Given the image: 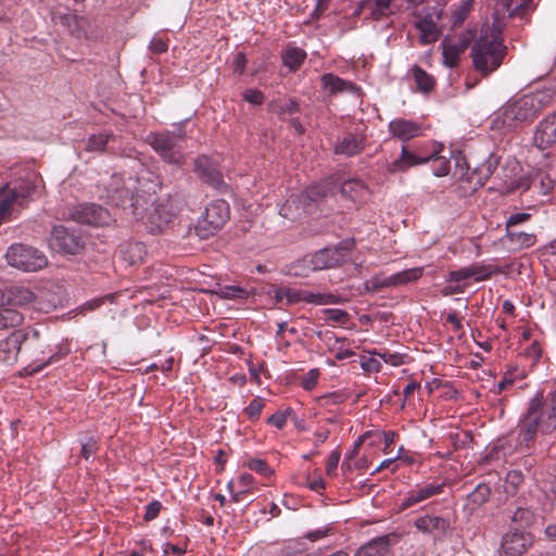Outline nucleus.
<instances>
[{
    "mask_svg": "<svg viewBox=\"0 0 556 556\" xmlns=\"http://www.w3.org/2000/svg\"><path fill=\"white\" fill-rule=\"evenodd\" d=\"M415 527L422 533L441 538L450 530V521L439 516L425 515L416 519Z\"/></svg>",
    "mask_w": 556,
    "mask_h": 556,
    "instance_id": "19",
    "label": "nucleus"
},
{
    "mask_svg": "<svg viewBox=\"0 0 556 556\" xmlns=\"http://www.w3.org/2000/svg\"><path fill=\"white\" fill-rule=\"evenodd\" d=\"M320 83L323 88L328 90L330 94L339 92H354L357 90L353 83L344 80L332 73L324 74L320 78Z\"/></svg>",
    "mask_w": 556,
    "mask_h": 556,
    "instance_id": "28",
    "label": "nucleus"
},
{
    "mask_svg": "<svg viewBox=\"0 0 556 556\" xmlns=\"http://www.w3.org/2000/svg\"><path fill=\"white\" fill-rule=\"evenodd\" d=\"M505 7L506 11L509 15H515L518 10L527 8L529 5L530 0H498Z\"/></svg>",
    "mask_w": 556,
    "mask_h": 556,
    "instance_id": "53",
    "label": "nucleus"
},
{
    "mask_svg": "<svg viewBox=\"0 0 556 556\" xmlns=\"http://www.w3.org/2000/svg\"><path fill=\"white\" fill-rule=\"evenodd\" d=\"M153 176L150 172H142L137 178L128 177L127 179L121 175H112L110 182L105 187L106 200L111 205L121 207L132 219H141L143 217V200L141 190L137 187L141 185L142 180L152 182L144 192L155 193L159 188V182L153 181Z\"/></svg>",
    "mask_w": 556,
    "mask_h": 556,
    "instance_id": "2",
    "label": "nucleus"
},
{
    "mask_svg": "<svg viewBox=\"0 0 556 556\" xmlns=\"http://www.w3.org/2000/svg\"><path fill=\"white\" fill-rule=\"evenodd\" d=\"M296 300L303 301L314 305H327L336 304L340 302V296L326 293V292H314L311 290H299L296 293Z\"/></svg>",
    "mask_w": 556,
    "mask_h": 556,
    "instance_id": "30",
    "label": "nucleus"
},
{
    "mask_svg": "<svg viewBox=\"0 0 556 556\" xmlns=\"http://www.w3.org/2000/svg\"><path fill=\"white\" fill-rule=\"evenodd\" d=\"M74 216L77 222L93 226H108L112 222L110 212L93 203L80 205Z\"/></svg>",
    "mask_w": 556,
    "mask_h": 556,
    "instance_id": "14",
    "label": "nucleus"
},
{
    "mask_svg": "<svg viewBox=\"0 0 556 556\" xmlns=\"http://www.w3.org/2000/svg\"><path fill=\"white\" fill-rule=\"evenodd\" d=\"M3 296L12 306H27L36 300V294L31 289L20 285L7 288Z\"/></svg>",
    "mask_w": 556,
    "mask_h": 556,
    "instance_id": "23",
    "label": "nucleus"
},
{
    "mask_svg": "<svg viewBox=\"0 0 556 556\" xmlns=\"http://www.w3.org/2000/svg\"><path fill=\"white\" fill-rule=\"evenodd\" d=\"M334 190L336 184L333 180L331 178L325 179L307 187L301 194V199L305 205H309L314 202H318L324 198H327L328 195H332Z\"/></svg>",
    "mask_w": 556,
    "mask_h": 556,
    "instance_id": "21",
    "label": "nucleus"
},
{
    "mask_svg": "<svg viewBox=\"0 0 556 556\" xmlns=\"http://www.w3.org/2000/svg\"><path fill=\"white\" fill-rule=\"evenodd\" d=\"M533 142L541 150H545L556 143V111L539 123Z\"/></svg>",
    "mask_w": 556,
    "mask_h": 556,
    "instance_id": "16",
    "label": "nucleus"
},
{
    "mask_svg": "<svg viewBox=\"0 0 556 556\" xmlns=\"http://www.w3.org/2000/svg\"><path fill=\"white\" fill-rule=\"evenodd\" d=\"M528 545L529 540L519 533L506 534L503 539V548L508 556L522 554L527 551Z\"/></svg>",
    "mask_w": 556,
    "mask_h": 556,
    "instance_id": "33",
    "label": "nucleus"
},
{
    "mask_svg": "<svg viewBox=\"0 0 556 556\" xmlns=\"http://www.w3.org/2000/svg\"><path fill=\"white\" fill-rule=\"evenodd\" d=\"M11 190L17 193L18 199L21 201V206H25L27 200L35 190V185L28 180L18 181L16 185L11 186Z\"/></svg>",
    "mask_w": 556,
    "mask_h": 556,
    "instance_id": "44",
    "label": "nucleus"
},
{
    "mask_svg": "<svg viewBox=\"0 0 556 556\" xmlns=\"http://www.w3.org/2000/svg\"><path fill=\"white\" fill-rule=\"evenodd\" d=\"M503 242L509 250L518 251L533 247L536 242V237L530 232L506 230Z\"/></svg>",
    "mask_w": 556,
    "mask_h": 556,
    "instance_id": "24",
    "label": "nucleus"
},
{
    "mask_svg": "<svg viewBox=\"0 0 556 556\" xmlns=\"http://www.w3.org/2000/svg\"><path fill=\"white\" fill-rule=\"evenodd\" d=\"M369 354L376 355L380 358L381 364H390L391 366L397 367L404 363V355L400 353H391L389 351H369Z\"/></svg>",
    "mask_w": 556,
    "mask_h": 556,
    "instance_id": "45",
    "label": "nucleus"
},
{
    "mask_svg": "<svg viewBox=\"0 0 556 556\" xmlns=\"http://www.w3.org/2000/svg\"><path fill=\"white\" fill-rule=\"evenodd\" d=\"M264 408V401L261 397L253 399L244 408V414L251 420L257 419Z\"/></svg>",
    "mask_w": 556,
    "mask_h": 556,
    "instance_id": "49",
    "label": "nucleus"
},
{
    "mask_svg": "<svg viewBox=\"0 0 556 556\" xmlns=\"http://www.w3.org/2000/svg\"><path fill=\"white\" fill-rule=\"evenodd\" d=\"M453 152L440 144L433 152L425 156V164L430 163L434 176L443 177L450 173V160Z\"/></svg>",
    "mask_w": 556,
    "mask_h": 556,
    "instance_id": "20",
    "label": "nucleus"
},
{
    "mask_svg": "<svg viewBox=\"0 0 556 556\" xmlns=\"http://www.w3.org/2000/svg\"><path fill=\"white\" fill-rule=\"evenodd\" d=\"M389 131L393 138L401 141H408L422 135V127L420 124L405 119L394 118L389 123Z\"/></svg>",
    "mask_w": 556,
    "mask_h": 556,
    "instance_id": "18",
    "label": "nucleus"
},
{
    "mask_svg": "<svg viewBox=\"0 0 556 556\" xmlns=\"http://www.w3.org/2000/svg\"><path fill=\"white\" fill-rule=\"evenodd\" d=\"M473 2L475 0H460L454 5L450 20L454 28L464 24L473 8Z\"/></svg>",
    "mask_w": 556,
    "mask_h": 556,
    "instance_id": "39",
    "label": "nucleus"
},
{
    "mask_svg": "<svg viewBox=\"0 0 556 556\" xmlns=\"http://www.w3.org/2000/svg\"><path fill=\"white\" fill-rule=\"evenodd\" d=\"M112 139H114V134L111 130L92 134L86 141L85 150L88 152H104L108 143Z\"/></svg>",
    "mask_w": 556,
    "mask_h": 556,
    "instance_id": "37",
    "label": "nucleus"
},
{
    "mask_svg": "<svg viewBox=\"0 0 556 556\" xmlns=\"http://www.w3.org/2000/svg\"><path fill=\"white\" fill-rule=\"evenodd\" d=\"M167 49H168V45L164 38L159 37V36H155L152 38V40L150 42V50L153 53L161 54V53L166 52Z\"/></svg>",
    "mask_w": 556,
    "mask_h": 556,
    "instance_id": "58",
    "label": "nucleus"
},
{
    "mask_svg": "<svg viewBox=\"0 0 556 556\" xmlns=\"http://www.w3.org/2000/svg\"><path fill=\"white\" fill-rule=\"evenodd\" d=\"M16 206L22 207L18 195L11 190V185L7 184L0 188V214L8 220Z\"/></svg>",
    "mask_w": 556,
    "mask_h": 556,
    "instance_id": "31",
    "label": "nucleus"
},
{
    "mask_svg": "<svg viewBox=\"0 0 556 556\" xmlns=\"http://www.w3.org/2000/svg\"><path fill=\"white\" fill-rule=\"evenodd\" d=\"M254 483V478L251 473H242L237 480L228 482L227 488L232 496L233 502H240L243 496L249 493Z\"/></svg>",
    "mask_w": 556,
    "mask_h": 556,
    "instance_id": "29",
    "label": "nucleus"
},
{
    "mask_svg": "<svg viewBox=\"0 0 556 556\" xmlns=\"http://www.w3.org/2000/svg\"><path fill=\"white\" fill-rule=\"evenodd\" d=\"M391 535H383L372 539L367 544L361 546L355 556H386L391 545Z\"/></svg>",
    "mask_w": 556,
    "mask_h": 556,
    "instance_id": "26",
    "label": "nucleus"
},
{
    "mask_svg": "<svg viewBox=\"0 0 556 556\" xmlns=\"http://www.w3.org/2000/svg\"><path fill=\"white\" fill-rule=\"evenodd\" d=\"M331 531L330 527H325L321 529H317L311 532H307L305 538L312 542L318 541L325 536H327Z\"/></svg>",
    "mask_w": 556,
    "mask_h": 556,
    "instance_id": "64",
    "label": "nucleus"
},
{
    "mask_svg": "<svg viewBox=\"0 0 556 556\" xmlns=\"http://www.w3.org/2000/svg\"><path fill=\"white\" fill-rule=\"evenodd\" d=\"M248 467L250 470H253L265 478L273 477L275 475V470L269 467V465L260 458H253L248 462Z\"/></svg>",
    "mask_w": 556,
    "mask_h": 556,
    "instance_id": "46",
    "label": "nucleus"
},
{
    "mask_svg": "<svg viewBox=\"0 0 556 556\" xmlns=\"http://www.w3.org/2000/svg\"><path fill=\"white\" fill-rule=\"evenodd\" d=\"M554 98L555 91L551 88L513 97L494 113L491 127L507 132L529 125Z\"/></svg>",
    "mask_w": 556,
    "mask_h": 556,
    "instance_id": "1",
    "label": "nucleus"
},
{
    "mask_svg": "<svg viewBox=\"0 0 556 556\" xmlns=\"http://www.w3.org/2000/svg\"><path fill=\"white\" fill-rule=\"evenodd\" d=\"M230 208L225 200H215L206 207L195 230L201 238H208L223 228L229 218Z\"/></svg>",
    "mask_w": 556,
    "mask_h": 556,
    "instance_id": "8",
    "label": "nucleus"
},
{
    "mask_svg": "<svg viewBox=\"0 0 556 556\" xmlns=\"http://www.w3.org/2000/svg\"><path fill=\"white\" fill-rule=\"evenodd\" d=\"M392 0H365L364 7L370 10V14L375 20H380L390 13Z\"/></svg>",
    "mask_w": 556,
    "mask_h": 556,
    "instance_id": "43",
    "label": "nucleus"
},
{
    "mask_svg": "<svg viewBox=\"0 0 556 556\" xmlns=\"http://www.w3.org/2000/svg\"><path fill=\"white\" fill-rule=\"evenodd\" d=\"M319 375L320 374L317 368L311 369L308 372H306L304 376L301 377V379H300L301 387L306 391L313 390L318 382Z\"/></svg>",
    "mask_w": 556,
    "mask_h": 556,
    "instance_id": "48",
    "label": "nucleus"
},
{
    "mask_svg": "<svg viewBox=\"0 0 556 556\" xmlns=\"http://www.w3.org/2000/svg\"><path fill=\"white\" fill-rule=\"evenodd\" d=\"M162 509V503L157 500H153L152 502H150L147 506H146V511H144V515H143V519L144 521H152L154 520L160 511Z\"/></svg>",
    "mask_w": 556,
    "mask_h": 556,
    "instance_id": "54",
    "label": "nucleus"
},
{
    "mask_svg": "<svg viewBox=\"0 0 556 556\" xmlns=\"http://www.w3.org/2000/svg\"><path fill=\"white\" fill-rule=\"evenodd\" d=\"M490 495V490L486 485L479 484L471 493L472 502L477 504L484 503Z\"/></svg>",
    "mask_w": 556,
    "mask_h": 556,
    "instance_id": "57",
    "label": "nucleus"
},
{
    "mask_svg": "<svg viewBox=\"0 0 556 556\" xmlns=\"http://www.w3.org/2000/svg\"><path fill=\"white\" fill-rule=\"evenodd\" d=\"M361 367L366 371L378 372L381 370L382 364L378 356L371 354L369 357L364 356L362 358Z\"/></svg>",
    "mask_w": 556,
    "mask_h": 556,
    "instance_id": "52",
    "label": "nucleus"
},
{
    "mask_svg": "<svg viewBox=\"0 0 556 556\" xmlns=\"http://www.w3.org/2000/svg\"><path fill=\"white\" fill-rule=\"evenodd\" d=\"M112 298H113V295L109 294L103 298L92 299L81 305V311L83 312L84 311H94V309L99 308L105 302L106 299H112Z\"/></svg>",
    "mask_w": 556,
    "mask_h": 556,
    "instance_id": "62",
    "label": "nucleus"
},
{
    "mask_svg": "<svg viewBox=\"0 0 556 556\" xmlns=\"http://www.w3.org/2000/svg\"><path fill=\"white\" fill-rule=\"evenodd\" d=\"M121 257L129 265H138L143 262L147 250L142 242H125L119 245Z\"/></svg>",
    "mask_w": 556,
    "mask_h": 556,
    "instance_id": "25",
    "label": "nucleus"
},
{
    "mask_svg": "<svg viewBox=\"0 0 556 556\" xmlns=\"http://www.w3.org/2000/svg\"><path fill=\"white\" fill-rule=\"evenodd\" d=\"M306 59V52L296 47H290L285 50L281 55L282 64L289 72L298 71Z\"/></svg>",
    "mask_w": 556,
    "mask_h": 556,
    "instance_id": "36",
    "label": "nucleus"
},
{
    "mask_svg": "<svg viewBox=\"0 0 556 556\" xmlns=\"http://www.w3.org/2000/svg\"><path fill=\"white\" fill-rule=\"evenodd\" d=\"M498 164L500 159L494 154H490L481 164L475 167L472 176L469 179L476 177L477 184L483 186L497 168Z\"/></svg>",
    "mask_w": 556,
    "mask_h": 556,
    "instance_id": "32",
    "label": "nucleus"
},
{
    "mask_svg": "<svg viewBox=\"0 0 556 556\" xmlns=\"http://www.w3.org/2000/svg\"><path fill=\"white\" fill-rule=\"evenodd\" d=\"M220 295L224 299H245L249 295V291L238 286H225L220 289Z\"/></svg>",
    "mask_w": 556,
    "mask_h": 556,
    "instance_id": "47",
    "label": "nucleus"
},
{
    "mask_svg": "<svg viewBox=\"0 0 556 556\" xmlns=\"http://www.w3.org/2000/svg\"><path fill=\"white\" fill-rule=\"evenodd\" d=\"M53 18L70 31H74L77 28V16L75 14L60 13L55 14Z\"/></svg>",
    "mask_w": 556,
    "mask_h": 556,
    "instance_id": "50",
    "label": "nucleus"
},
{
    "mask_svg": "<svg viewBox=\"0 0 556 556\" xmlns=\"http://www.w3.org/2000/svg\"><path fill=\"white\" fill-rule=\"evenodd\" d=\"M408 74L412 76L416 84V89L419 92L428 93L435 86V79L432 75L428 74L425 70H422L418 65H414Z\"/></svg>",
    "mask_w": 556,
    "mask_h": 556,
    "instance_id": "34",
    "label": "nucleus"
},
{
    "mask_svg": "<svg viewBox=\"0 0 556 556\" xmlns=\"http://www.w3.org/2000/svg\"><path fill=\"white\" fill-rule=\"evenodd\" d=\"M40 339V333L36 329L27 332L17 330L13 331L4 340L0 341V364L12 366L16 363L21 348L23 344L31 345Z\"/></svg>",
    "mask_w": 556,
    "mask_h": 556,
    "instance_id": "9",
    "label": "nucleus"
},
{
    "mask_svg": "<svg viewBox=\"0 0 556 556\" xmlns=\"http://www.w3.org/2000/svg\"><path fill=\"white\" fill-rule=\"evenodd\" d=\"M442 48L443 64L451 68L454 67L458 63L464 48L459 43L446 42L445 40L442 42Z\"/></svg>",
    "mask_w": 556,
    "mask_h": 556,
    "instance_id": "41",
    "label": "nucleus"
},
{
    "mask_svg": "<svg viewBox=\"0 0 556 556\" xmlns=\"http://www.w3.org/2000/svg\"><path fill=\"white\" fill-rule=\"evenodd\" d=\"M99 450L98 441L93 437H89L85 442L81 443L80 455L83 458L88 460Z\"/></svg>",
    "mask_w": 556,
    "mask_h": 556,
    "instance_id": "51",
    "label": "nucleus"
},
{
    "mask_svg": "<svg viewBox=\"0 0 556 556\" xmlns=\"http://www.w3.org/2000/svg\"><path fill=\"white\" fill-rule=\"evenodd\" d=\"M417 164H425V156H418L409 152L406 147H403L401 150V157L391 163L390 170H405L409 166Z\"/></svg>",
    "mask_w": 556,
    "mask_h": 556,
    "instance_id": "38",
    "label": "nucleus"
},
{
    "mask_svg": "<svg viewBox=\"0 0 556 556\" xmlns=\"http://www.w3.org/2000/svg\"><path fill=\"white\" fill-rule=\"evenodd\" d=\"M443 489L444 483L426 482L416 484L413 489L404 494L399 504V508L400 510H404L415 506L432 496L441 494Z\"/></svg>",
    "mask_w": 556,
    "mask_h": 556,
    "instance_id": "12",
    "label": "nucleus"
},
{
    "mask_svg": "<svg viewBox=\"0 0 556 556\" xmlns=\"http://www.w3.org/2000/svg\"><path fill=\"white\" fill-rule=\"evenodd\" d=\"M529 218H530V214H528V213L511 214L506 222V228H507V230H510L511 227L522 224V223L527 222Z\"/></svg>",
    "mask_w": 556,
    "mask_h": 556,
    "instance_id": "59",
    "label": "nucleus"
},
{
    "mask_svg": "<svg viewBox=\"0 0 556 556\" xmlns=\"http://www.w3.org/2000/svg\"><path fill=\"white\" fill-rule=\"evenodd\" d=\"M247 65V56L243 52H239L236 54L232 63L233 72L241 75L244 73Z\"/></svg>",
    "mask_w": 556,
    "mask_h": 556,
    "instance_id": "60",
    "label": "nucleus"
},
{
    "mask_svg": "<svg viewBox=\"0 0 556 556\" xmlns=\"http://www.w3.org/2000/svg\"><path fill=\"white\" fill-rule=\"evenodd\" d=\"M5 258L10 266L26 273L41 270L48 265V258L43 252L23 243L10 245Z\"/></svg>",
    "mask_w": 556,
    "mask_h": 556,
    "instance_id": "7",
    "label": "nucleus"
},
{
    "mask_svg": "<svg viewBox=\"0 0 556 556\" xmlns=\"http://www.w3.org/2000/svg\"><path fill=\"white\" fill-rule=\"evenodd\" d=\"M505 53L501 29L486 27L471 47L473 67L484 76L490 75L501 66Z\"/></svg>",
    "mask_w": 556,
    "mask_h": 556,
    "instance_id": "4",
    "label": "nucleus"
},
{
    "mask_svg": "<svg viewBox=\"0 0 556 556\" xmlns=\"http://www.w3.org/2000/svg\"><path fill=\"white\" fill-rule=\"evenodd\" d=\"M340 452L334 450L330 453L326 463V473L330 477L336 476L337 467L340 462Z\"/></svg>",
    "mask_w": 556,
    "mask_h": 556,
    "instance_id": "55",
    "label": "nucleus"
},
{
    "mask_svg": "<svg viewBox=\"0 0 556 556\" xmlns=\"http://www.w3.org/2000/svg\"><path fill=\"white\" fill-rule=\"evenodd\" d=\"M71 353V342L68 339H63L59 344H56L55 350L53 353L46 359H42L41 365L36 366L33 371L38 372L42 370L48 365L58 363L62 358H64L66 355Z\"/></svg>",
    "mask_w": 556,
    "mask_h": 556,
    "instance_id": "40",
    "label": "nucleus"
},
{
    "mask_svg": "<svg viewBox=\"0 0 556 556\" xmlns=\"http://www.w3.org/2000/svg\"><path fill=\"white\" fill-rule=\"evenodd\" d=\"M367 142L365 129L356 127L354 130L346 131L340 136L334 146L333 152L338 155L354 156L361 153Z\"/></svg>",
    "mask_w": 556,
    "mask_h": 556,
    "instance_id": "11",
    "label": "nucleus"
},
{
    "mask_svg": "<svg viewBox=\"0 0 556 556\" xmlns=\"http://www.w3.org/2000/svg\"><path fill=\"white\" fill-rule=\"evenodd\" d=\"M368 192L365 182L358 178L346 179L340 186L341 195L354 203L365 201Z\"/></svg>",
    "mask_w": 556,
    "mask_h": 556,
    "instance_id": "22",
    "label": "nucleus"
},
{
    "mask_svg": "<svg viewBox=\"0 0 556 556\" xmlns=\"http://www.w3.org/2000/svg\"><path fill=\"white\" fill-rule=\"evenodd\" d=\"M23 315L13 308H0V330L22 325Z\"/></svg>",
    "mask_w": 556,
    "mask_h": 556,
    "instance_id": "42",
    "label": "nucleus"
},
{
    "mask_svg": "<svg viewBox=\"0 0 556 556\" xmlns=\"http://www.w3.org/2000/svg\"><path fill=\"white\" fill-rule=\"evenodd\" d=\"M327 319L344 324L348 319V313L343 309H327Z\"/></svg>",
    "mask_w": 556,
    "mask_h": 556,
    "instance_id": "61",
    "label": "nucleus"
},
{
    "mask_svg": "<svg viewBox=\"0 0 556 556\" xmlns=\"http://www.w3.org/2000/svg\"><path fill=\"white\" fill-rule=\"evenodd\" d=\"M243 98L250 103L261 104L263 102L264 96L258 90L249 89L244 92Z\"/></svg>",
    "mask_w": 556,
    "mask_h": 556,
    "instance_id": "63",
    "label": "nucleus"
},
{
    "mask_svg": "<svg viewBox=\"0 0 556 556\" xmlns=\"http://www.w3.org/2000/svg\"><path fill=\"white\" fill-rule=\"evenodd\" d=\"M186 139L184 132H172L168 130L151 132L147 137V142L152 149L168 164L180 165L184 163L185 155L181 142Z\"/></svg>",
    "mask_w": 556,
    "mask_h": 556,
    "instance_id": "6",
    "label": "nucleus"
},
{
    "mask_svg": "<svg viewBox=\"0 0 556 556\" xmlns=\"http://www.w3.org/2000/svg\"><path fill=\"white\" fill-rule=\"evenodd\" d=\"M348 244L327 247L318 250L309 258H303L294 264L290 274L306 276L309 270H324L341 265L348 256Z\"/></svg>",
    "mask_w": 556,
    "mask_h": 556,
    "instance_id": "5",
    "label": "nucleus"
},
{
    "mask_svg": "<svg viewBox=\"0 0 556 556\" xmlns=\"http://www.w3.org/2000/svg\"><path fill=\"white\" fill-rule=\"evenodd\" d=\"M49 244L51 249L66 254H75L79 248L77 238L61 225L53 227Z\"/></svg>",
    "mask_w": 556,
    "mask_h": 556,
    "instance_id": "17",
    "label": "nucleus"
},
{
    "mask_svg": "<svg viewBox=\"0 0 556 556\" xmlns=\"http://www.w3.org/2000/svg\"><path fill=\"white\" fill-rule=\"evenodd\" d=\"M173 214L168 210L167 205L157 204L149 215V224L151 230L161 231L172 220Z\"/></svg>",
    "mask_w": 556,
    "mask_h": 556,
    "instance_id": "35",
    "label": "nucleus"
},
{
    "mask_svg": "<svg viewBox=\"0 0 556 556\" xmlns=\"http://www.w3.org/2000/svg\"><path fill=\"white\" fill-rule=\"evenodd\" d=\"M415 25L420 34L419 40L422 45H429L438 40L440 33L431 14L420 17Z\"/></svg>",
    "mask_w": 556,
    "mask_h": 556,
    "instance_id": "27",
    "label": "nucleus"
},
{
    "mask_svg": "<svg viewBox=\"0 0 556 556\" xmlns=\"http://www.w3.org/2000/svg\"><path fill=\"white\" fill-rule=\"evenodd\" d=\"M424 275V267L408 268L388 277H375L371 280L375 289L394 288L417 281Z\"/></svg>",
    "mask_w": 556,
    "mask_h": 556,
    "instance_id": "13",
    "label": "nucleus"
},
{
    "mask_svg": "<svg viewBox=\"0 0 556 556\" xmlns=\"http://www.w3.org/2000/svg\"><path fill=\"white\" fill-rule=\"evenodd\" d=\"M494 271L495 270L490 265L475 263L468 267H463L450 271L445 276V280L448 282H459L469 278H473L476 281H483L489 279Z\"/></svg>",
    "mask_w": 556,
    "mask_h": 556,
    "instance_id": "15",
    "label": "nucleus"
},
{
    "mask_svg": "<svg viewBox=\"0 0 556 556\" xmlns=\"http://www.w3.org/2000/svg\"><path fill=\"white\" fill-rule=\"evenodd\" d=\"M517 429L519 448H530L538 433L549 434L556 430V413L545 402L543 393H538L529 401Z\"/></svg>",
    "mask_w": 556,
    "mask_h": 556,
    "instance_id": "3",
    "label": "nucleus"
},
{
    "mask_svg": "<svg viewBox=\"0 0 556 556\" xmlns=\"http://www.w3.org/2000/svg\"><path fill=\"white\" fill-rule=\"evenodd\" d=\"M193 172L210 187L219 192L227 191V184L224 181L222 172L217 164L206 155H200L194 160Z\"/></svg>",
    "mask_w": 556,
    "mask_h": 556,
    "instance_id": "10",
    "label": "nucleus"
},
{
    "mask_svg": "<svg viewBox=\"0 0 556 556\" xmlns=\"http://www.w3.org/2000/svg\"><path fill=\"white\" fill-rule=\"evenodd\" d=\"M318 401L323 406L336 405L342 403L344 401V396L339 392H331L319 396Z\"/></svg>",
    "mask_w": 556,
    "mask_h": 556,
    "instance_id": "56",
    "label": "nucleus"
}]
</instances>
